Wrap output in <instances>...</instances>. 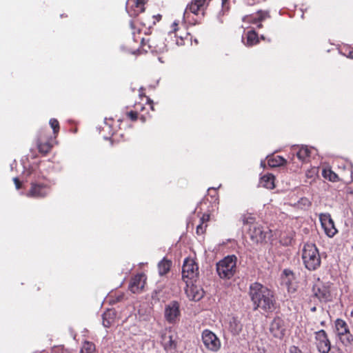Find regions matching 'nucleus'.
<instances>
[{
	"label": "nucleus",
	"mask_w": 353,
	"mask_h": 353,
	"mask_svg": "<svg viewBox=\"0 0 353 353\" xmlns=\"http://www.w3.org/2000/svg\"><path fill=\"white\" fill-rule=\"evenodd\" d=\"M249 295L253 304L254 310L262 313L272 312L276 308V299L274 292L259 283L250 285Z\"/></svg>",
	"instance_id": "obj_1"
},
{
	"label": "nucleus",
	"mask_w": 353,
	"mask_h": 353,
	"mask_svg": "<svg viewBox=\"0 0 353 353\" xmlns=\"http://www.w3.org/2000/svg\"><path fill=\"white\" fill-rule=\"evenodd\" d=\"M301 257L305 267L308 270H315L321 265L320 254L314 243H307L303 245Z\"/></svg>",
	"instance_id": "obj_2"
},
{
	"label": "nucleus",
	"mask_w": 353,
	"mask_h": 353,
	"mask_svg": "<svg viewBox=\"0 0 353 353\" xmlns=\"http://www.w3.org/2000/svg\"><path fill=\"white\" fill-rule=\"evenodd\" d=\"M237 258L234 255L224 257L216 263V272L222 279H230L236 272Z\"/></svg>",
	"instance_id": "obj_3"
},
{
	"label": "nucleus",
	"mask_w": 353,
	"mask_h": 353,
	"mask_svg": "<svg viewBox=\"0 0 353 353\" xmlns=\"http://www.w3.org/2000/svg\"><path fill=\"white\" fill-rule=\"evenodd\" d=\"M199 276V267L194 260L187 258L184 260L182 267V279L185 283H192Z\"/></svg>",
	"instance_id": "obj_4"
},
{
	"label": "nucleus",
	"mask_w": 353,
	"mask_h": 353,
	"mask_svg": "<svg viewBox=\"0 0 353 353\" xmlns=\"http://www.w3.org/2000/svg\"><path fill=\"white\" fill-rule=\"evenodd\" d=\"M335 329L343 344L349 345L352 343L353 341V335L351 334L349 327L344 320L337 319L335 321Z\"/></svg>",
	"instance_id": "obj_5"
},
{
	"label": "nucleus",
	"mask_w": 353,
	"mask_h": 353,
	"mask_svg": "<svg viewBox=\"0 0 353 353\" xmlns=\"http://www.w3.org/2000/svg\"><path fill=\"white\" fill-rule=\"evenodd\" d=\"M180 304L176 301H172L165 305L164 318L170 324H175L180 318Z\"/></svg>",
	"instance_id": "obj_6"
},
{
	"label": "nucleus",
	"mask_w": 353,
	"mask_h": 353,
	"mask_svg": "<svg viewBox=\"0 0 353 353\" xmlns=\"http://www.w3.org/2000/svg\"><path fill=\"white\" fill-rule=\"evenodd\" d=\"M250 234L252 240L256 243H261L272 236V231L265 230L261 225L255 224L250 228Z\"/></svg>",
	"instance_id": "obj_7"
},
{
	"label": "nucleus",
	"mask_w": 353,
	"mask_h": 353,
	"mask_svg": "<svg viewBox=\"0 0 353 353\" xmlns=\"http://www.w3.org/2000/svg\"><path fill=\"white\" fill-rule=\"evenodd\" d=\"M50 192V186L41 183H32L30 190L27 192L28 197L43 198Z\"/></svg>",
	"instance_id": "obj_8"
},
{
	"label": "nucleus",
	"mask_w": 353,
	"mask_h": 353,
	"mask_svg": "<svg viewBox=\"0 0 353 353\" xmlns=\"http://www.w3.org/2000/svg\"><path fill=\"white\" fill-rule=\"evenodd\" d=\"M202 340L204 345L211 351L216 352L221 347V342L218 337L208 330L203 332Z\"/></svg>",
	"instance_id": "obj_9"
},
{
	"label": "nucleus",
	"mask_w": 353,
	"mask_h": 353,
	"mask_svg": "<svg viewBox=\"0 0 353 353\" xmlns=\"http://www.w3.org/2000/svg\"><path fill=\"white\" fill-rule=\"evenodd\" d=\"M315 343L320 353H328L331 344L325 330H321L315 332Z\"/></svg>",
	"instance_id": "obj_10"
},
{
	"label": "nucleus",
	"mask_w": 353,
	"mask_h": 353,
	"mask_svg": "<svg viewBox=\"0 0 353 353\" xmlns=\"http://www.w3.org/2000/svg\"><path fill=\"white\" fill-rule=\"evenodd\" d=\"M161 344L167 352H172L177 347V336L171 330H166L161 334Z\"/></svg>",
	"instance_id": "obj_11"
},
{
	"label": "nucleus",
	"mask_w": 353,
	"mask_h": 353,
	"mask_svg": "<svg viewBox=\"0 0 353 353\" xmlns=\"http://www.w3.org/2000/svg\"><path fill=\"white\" fill-rule=\"evenodd\" d=\"M319 220L322 228L327 236L333 237L337 233V230L335 228L334 221L330 214H321L319 216Z\"/></svg>",
	"instance_id": "obj_12"
},
{
	"label": "nucleus",
	"mask_w": 353,
	"mask_h": 353,
	"mask_svg": "<svg viewBox=\"0 0 353 353\" xmlns=\"http://www.w3.org/2000/svg\"><path fill=\"white\" fill-rule=\"evenodd\" d=\"M286 332V327L285 325L284 321L277 316L275 317L270 325V332L271 334L276 339H281Z\"/></svg>",
	"instance_id": "obj_13"
},
{
	"label": "nucleus",
	"mask_w": 353,
	"mask_h": 353,
	"mask_svg": "<svg viewBox=\"0 0 353 353\" xmlns=\"http://www.w3.org/2000/svg\"><path fill=\"white\" fill-rule=\"evenodd\" d=\"M148 0H128L126 2V11L132 17H137L144 11V5Z\"/></svg>",
	"instance_id": "obj_14"
},
{
	"label": "nucleus",
	"mask_w": 353,
	"mask_h": 353,
	"mask_svg": "<svg viewBox=\"0 0 353 353\" xmlns=\"http://www.w3.org/2000/svg\"><path fill=\"white\" fill-rule=\"evenodd\" d=\"M313 292L316 297L321 301L327 302L332 300L330 287L323 283H317L313 288Z\"/></svg>",
	"instance_id": "obj_15"
},
{
	"label": "nucleus",
	"mask_w": 353,
	"mask_h": 353,
	"mask_svg": "<svg viewBox=\"0 0 353 353\" xmlns=\"http://www.w3.org/2000/svg\"><path fill=\"white\" fill-rule=\"evenodd\" d=\"M144 284V275L137 274L132 279L129 285V289L132 293H138L143 288Z\"/></svg>",
	"instance_id": "obj_16"
},
{
	"label": "nucleus",
	"mask_w": 353,
	"mask_h": 353,
	"mask_svg": "<svg viewBox=\"0 0 353 353\" xmlns=\"http://www.w3.org/2000/svg\"><path fill=\"white\" fill-rule=\"evenodd\" d=\"M185 293L190 299L192 301H199L203 297V291L200 290L196 286L192 283H186Z\"/></svg>",
	"instance_id": "obj_17"
},
{
	"label": "nucleus",
	"mask_w": 353,
	"mask_h": 353,
	"mask_svg": "<svg viewBox=\"0 0 353 353\" xmlns=\"http://www.w3.org/2000/svg\"><path fill=\"white\" fill-rule=\"evenodd\" d=\"M211 0H194V1H192L186 8L183 17L185 18L186 14H188V12L190 11V12L197 14L198 12L203 8V7L208 4Z\"/></svg>",
	"instance_id": "obj_18"
},
{
	"label": "nucleus",
	"mask_w": 353,
	"mask_h": 353,
	"mask_svg": "<svg viewBox=\"0 0 353 353\" xmlns=\"http://www.w3.org/2000/svg\"><path fill=\"white\" fill-rule=\"evenodd\" d=\"M243 327V323L237 317H232L230 320L229 330L233 335H239L241 332Z\"/></svg>",
	"instance_id": "obj_19"
},
{
	"label": "nucleus",
	"mask_w": 353,
	"mask_h": 353,
	"mask_svg": "<svg viewBox=\"0 0 353 353\" xmlns=\"http://www.w3.org/2000/svg\"><path fill=\"white\" fill-rule=\"evenodd\" d=\"M313 148H308L307 145H302L296 152L298 159L302 162H305L310 157Z\"/></svg>",
	"instance_id": "obj_20"
},
{
	"label": "nucleus",
	"mask_w": 353,
	"mask_h": 353,
	"mask_svg": "<svg viewBox=\"0 0 353 353\" xmlns=\"http://www.w3.org/2000/svg\"><path fill=\"white\" fill-rule=\"evenodd\" d=\"M260 185L267 189L272 190L274 188V176L272 174L263 176L260 179Z\"/></svg>",
	"instance_id": "obj_21"
},
{
	"label": "nucleus",
	"mask_w": 353,
	"mask_h": 353,
	"mask_svg": "<svg viewBox=\"0 0 353 353\" xmlns=\"http://www.w3.org/2000/svg\"><path fill=\"white\" fill-rule=\"evenodd\" d=\"M322 176L325 179L332 182H336L339 181L338 175L328 167L324 168L322 170Z\"/></svg>",
	"instance_id": "obj_22"
},
{
	"label": "nucleus",
	"mask_w": 353,
	"mask_h": 353,
	"mask_svg": "<svg viewBox=\"0 0 353 353\" xmlns=\"http://www.w3.org/2000/svg\"><path fill=\"white\" fill-rule=\"evenodd\" d=\"M114 312L112 310H108L104 312L102 316L103 326L109 327L114 321Z\"/></svg>",
	"instance_id": "obj_23"
},
{
	"label": "nucleus",
	"mask_w": 353,
	"mask_h": 353,
	"mask_svg": "<svg viewBox=\"0 0 353 353\" xmlns=\"http://www.w3.org/2000/svg\"><path fill=\"white\" fill-rule=\"evenodd\" d=\"M171 267V261L163 259L158 264L159 273L160 275L167 274Z\"/></svg>",
	"instance_id": "obj_24"
},
{
	"label": "nucleus",
	"mask_w": 353,
	"mask_h": 353,
	"mask_svg": "<svg viewBox=\"0 0 353 353\" xmlns=\"http://www.w3.org/2000/svg\"><path fill=\"white\" fill-rule=\"evenodd\" d=\"M259 42V38L257 34L254 30H250L247 34V41L246 46H252L256 44Z\"/></svg>",
	"instance_id": "obj_25"
},
{
	"label": "nucleus",
	"mask_w": 353,
	"mask_h": 353,
	"mask_svg": "<svg viewBox=\"0 0 353 353\" xmlns=\"http://www.w3.org/2000/svg\"><path fill=\"white\" fill-rule=\"evenodd\" d=\"M268 163L270 167H277L284 165L285 160L280 156H276L275 157L269 158Z\"/></svg>",
	"instance_id": "obj_26"
},
{
	"label": "nucleus",
	"mask_w": 353,
	"mask_h": 353,
	"mask_svg": "<svg viewBox=\"0 0 353 353\" xmlns=\"http://www.w3.org/2000/svg\"><path fill=\"white\" fill-rule=\"evenodd\" d=\"M269 17H270V15H269V12L268 11L259 10L257 12L255 17H252V22L254 23H256L258 22H261Z\"/></svg>",
	"instance_id": "obj_27"
},
{
	"label": "nucleus",
	"mask_w": 353,
	"mask_h": 353,
	"mask_svg": "<svg viewBox=\"0 0 353 353\" xmlns=\"http://www.w3.org/2000/svg\"><path fill=\"white\" fill-rule=\"evenodd\" d=\"M80 353H95V345L90 341H84L81 347Z\"/></svg>",
	"instance_id": "obj_28"
},
{
	"label": "nucleus",
	"mask_w": 353,
	"mask_h": 353,
	"mask_svg": "<svg viewBox=\"0 0 353 353\" xmlns=\"http://www.w3.org/2000/svg\"><path fill=\"white\" fill-rule=\"evenodd\" d=\"M150 46L153 47L154 50L159 53H162L167 50L166 45L163 41L160 42L159 44H155L154 41H152V43Z\"/></svg>",
	"instance_id": "obj_29"
},
{
	"label": "nucleus",
	"mask_w": 353,
	"mask_h": 353,
	"mask_svg": "<svg viewBox=\"0 0 353 353\" xmlns=\"http://www.w3.org/2000/svg\"><path fill=\"white\" fill-rule=\"evenodd\" d=\"M52 147V145L49 142L38 143V149L40 152L43 154L48 153L50 151Z\"/></svg>",
	"instance_id": "obj_30"
},
{
	"label": "nucleus",
	"mask_w": 353,
	"mask_h": 353,
	"mask_svg": "<svg viewBox=\"0 0 353 353\" xmlns=\"http://www.w3.org/2000/svg\"><path fill=\"white\" fill-rule=\"evenodd\" d=\"M283 274L285 275V278L283 279V282L287 285H290L292 284V279H294V274L290 270H284Z\"/></svg>",
	"instance_id": "obj_31"
},
{
	"label": "nucleus",
	"mask_w": 353,
	"mask_h": 353,
	"mask_svg": "<svg viewBox=\"0 0 353 353\" xmlns=\"http://www.w3.org/2000/svg\"><path fill=\"white\" fill-rule=\"evenodd\" d=\"M50 125L53 130L54 134H57L59 132V121L55 119H51L50 120Z\"/></svg>",
	"instance_id": "obj_32"
},
{
	"label": "nucleus",
	"mask_w": 353,
	"mask_h": 353,
	"mask_svg": "<svg viewBox=\"0 0 353 353\" xmlns=\"http://www.w3.org/2000/svg\"><path fill=\"white\" fill-rule=\"evenodd\" d=\"M317 173H318V168H312V169H310L306 172L305 176L307 178L313 179L317 175Z\"/></svg>",
	"instance_id": "obj_33"
},
{
	"label": "nucleus",
	"mask_w": 353,
	"mask_h": 353,
	"mask_svg": "<svg viewBox=\"0 0 353 353\" xmlns=\"http://www.w3.org/2000/svg\"><path fill=\"white\" fill-rule=\"evenodd\" d=\"M206 228V225H204L203 223H200L199 225L196 226V233L198 234H201L205 232Z\"/></svg>",
	"instance_id": "obj_34"
},
{
	"label": "nucleus",
	"mask_w": 353,
	"mask_h": 353,
	"mask_svg": "<svg viewBox=\"0 0 353 353\" xmlns=\"http://www.w3.org/2000/svg\"><path fill=\"white\" fill-rule=\"evenodd\" d=\"M289 353H303L298 347L291 346L289 349Z\"/></svg>",
	"instance_id": "obj_35"
},
{
	"label": "nucleus",
	"mask_w": 353,
	"mask_h": 353,
	"mask_svg": "<svg viewBox=\"0 0 353 353\" xmlns=\"http://www.w3.org/2000/svg\"><path fill=\"white\" fill-rule=\"evenodd\" d=\"M128 117L132 121H136L137 119V112L130 111L128 113Z\"/></svg>",
	"instance_id": "obj_36"
},
{
	"label": "nucleus",
	"mask_w": 353,
	"mask_h": 353,
	"mask_svg": "<svg viewBox=\"0 0 353 353\" xmlns=\"http://www.w3.org/2000/svg\"><path fill=\"white\" fill-rule=\"evenodd\" d=\"M209 219H210V215L208 214H203L202 217L201 218L200 221L201 223L204 224L205 223L208 221Z\"/></svg>",
	"instance_id": "obj_37"
},
{
	"label": "nucleus",
	"mask_w": 353,
	"mask_h": 353,
	"mask_svg": "<svg viewBox=\"0 0 353 353\" xmlns=\"http://www.w3.org/2000/svg\"><path fill=\"white\" fill-rule=\"evenodd\" d=\"M344 54L346 55L347 57L353 59V50L347 49L346 52H344Z\"/></svg>",
	"instance_id": "obj_38"
},
{
	"label": "nucleus",
	"mask_w": 353,
	"mask_h": 353,
	"mask_svg": "<svg viewBox=\"0 0 353 353\" xmlns=\"http://www.w3.org/2000/svg\"><path fill=\"white\" fill-rule=\"evenodd\" d=\"M13 181H14V184H15L16 188H17V190H19V189L20 188V187H21V184H20V181H19V180L18 179V178L14 177V178L13 179Z\"/></svg>",
	"instance_id": "obj_39"
},
{
	"label": "nucleus",
	"mask_w": 353,
	"mask_h": 353,
	"mask_svg": "<svg viewBox=\"0 0 353 353\" xmlns=\"http://www.w3.org/2000/svg\"><path fill=\"white\" fill-rule=\"evenodd\" d=\"M178 26V23L176 21H174L172 24V26L174 27V31L176 30V27Z\"/></svg>",
	"instance_id": "obj_40"
},
{
	"label": "nucleus",
	"mask_w": 353,
	"mask_h": 353,
	"mask_svg": "<svg viewBox=\"0 0 353 353\" xmlns=\"http://www.w3.org/2000/svg\"><path fill=\"white\" fill-rule=\"evenodd\" d=\"M130 27H131L132 30L134 29V22L132 21H130Z\"/></svg>",
	"instance_id": "obj_41"
},
{
	"label": "nucleus",
	"mask_w": 353,
	"mask_h": 353,
	"mask_svg": "<svg viewBox=\"0 0 353 353\" xmlns=\"http://www.w3.org/2000/svg\"><path fill=\"white\" fill-rule=\"evenodd\" d=\"M140 120H141L143 123H144V122L145 121V117L144 116H141V117H140Z\"/></svg>",
	"instance_id": "obj_42"
},
{
	"label": "nucleus",
	"mask_w": 353,
	"mask_h": 353,
	"mask_svg": "<svg viewBox=\"0 0 353 353\" xmlns=\"http://www.w3.org/2000/svg\"><path fill=\"white\" fill-rule=\"evenodd\" d=\"M265 161H261V165L262 167H265Z\"/></svg>",
	"instance_id": "obj_43"
},
{
	"label": "nucleus",
	"mask_w": 353,
	"mask_h": 353,
	"mask_svg": "<svg viewBox=\"0 0 353 353\" xmlns=\"http://www.w3.org/2000/svg\"><path fill=\"white\" fill-rule=\"evenodd\" d=\"M222 4L224 5L228 0H221Z\"/></svg>",
	"instance_id": "obj_44"
},
{
	"label": "nucleus",
	"mask_w": 353,
	"mask_h": 353,
	"mask_svg": "<svg viewBox=\"0 0 353 353\" xmlns=\"http://www.w3.org/2000/svg\"><path fill=\"white\" fill-rule=\"evenodd\" d=\"M311 311L315 312L316 311V307H313L311 308Z\"/></svg>",
	"instance_id": "obj_45"
},
{
	"label": "nucleus",
	"mask_w": 353,
	"mask_h": 353,
	"mask_svg": "<svg viewBox=\"0 0 353 353\" xmlns=\"http://www.w3.org/2000/svg\"><path fill=\"white\" fill-rule=\"evenodd\" d=\"M350 316L353 317V310L350 312Z\"/></svg>",
	"instance_id": "obj_46"
},
{
	"label": "nucleus",
	"mask_w": 353,
	"mask_h": 353,
	"mask_svg": "<svg viewBox=\"0 0 353 353\" xmlns=\"http://www.w3.org/2000/svg\"><path fill=\"white\" fill-rule=\"evenodd\" d=\"M258 28H262V24H261V23H259V24L258 25Z\"/></svg>",
	"instance_id": "obj_47"
},
{
	"label": "nucleus",
	"mask_w": 353,
	"mask_h": 353,
	"mask_svg": "<svg viewBox=\"0 0 353 353\" xmlns=\"http://www.w3.org/2000/svg\"><path fill=\"white\" fill-rule=\"evenodd\" d=\"M261 38L262 39H264V37H263V35H261Z\"/></svg>",
	"instance_id": "obj_48"
}]
</instances>
